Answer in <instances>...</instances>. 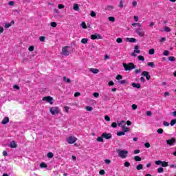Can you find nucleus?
<instances>
[{
  "instance_id": "32",
  "label": "nucleus",
  "mask_w": 176,
  "mask_h": 176,
  "mask_svg": "<svg viewBox=\"0 0 176 176\" xmlns=\"http://www.w3.org/2000/svg\"><path fill=\"white\" fill-rule=\"evenodd\" d=\"M138 60H140V61H145V58L141 55L138 56Z\"/></svg>"
},
{
  "instance_id": "41",
  "label": "nucleus",
  "mask_w": 176,
  "mask_h": 176,
  "mask_svg": "<svg viewBox=\"0 0 176 176\" xmlns=\"http://www.w3.org/2000/svg\"><path fill=\"white\" fill-rule=\"evenodd\" d=\"M104 120H106V122H111V118H109L108 116H105Z\"/></svg>"
},
{
  "instance_id": "11",
  "label": "nucleus",
  "mask_w": 176,
  "mask_h": 176,
  "mask_svg": "<svg viewBox=\"0 0 176 176\" xmlns=\"http://www.w3.org/2000/svg\"><path fill=\"white\" fill-rule=\"evenodd\" d=\"M91 39H93L94 41L96 39H102V37L100 34L96 33L95 34L91 35Z\"/></svg>"
},
{
  "instance_id": "49",
  "label": "nucleus",
  "mask_w": 176,
  "mask_h": 176,
  "mask_svg": "<svg viewBox=\"0 0 176 176\" xmlns=\"http://www.w3.org/2000/svg\"><path fill=\"white\" fill-rule=\"evenodd\" d=\"M51 27H53L54 28H55V27H57V23L56 22H52Z\"/></svg>"
},
{
  "instance_id": "21",
  "label": "nucleus",
  "mask_w": 176,
  "mask_h": 176,
  "mask_svg": "<svg viewBox=\"0 0 176 176\" xmlns=\"http://www.w3.org/2000/svg\"><path fill=\"white\" fill-rule=\"evenodd\" d=\"M87 42H89V39L84 38L81 40V43H83L84 45H86V43H87Z\"/></svg>"
},
{
  "instance_id": "1",
  "label": "nucleus",
  "mask_w": 176,
  "mask_h": 176,
  "mask_svg": "<svg viewBox=\"0 0 176 176\" xmlns=\"http://www.w3.org/2000/svg\"><path fill=\"white\" fill-rule=\"evenodd\" d=\"M117 153L118 154V156L121 157V159H126V157L129 155V151L118 148L117 150Z\"/></svg>"
},
{
  "instance_id": "35",
  "label": "nucleus",
  "mask_w": 176,
  "mask_h": 176,
  "mask_svg": "<svg viewBox=\"0 0 176 176\" xmlns=\"http://www.w3.org/2000/svg\"><path fill=\"white\" fill-rule=\"evenodd\" d=\"M164 168H163L162 167L158 168L157 173H164Z\"/></svg>"
},
{
  "instance_id": "16",
  "label": "nucleus",
  "mask_w": 176,
  "mask_h": 176,
  "mask_svg": "<svg viewBox=\"0 0 176 176\" xmlns=\"http://www.w3.org/2000/svg\"><path fill=\"white\" fill-rule=\"evenodd\" d=\"M1 123L2 124H6L7 123H9V118L8 117L4 118Z\"/></svg>"
},
{
  "instance_id": "62",
  "label": "nucleus",
  "mask_w": 176,
  "mask_h": 176,
  "mask_svg": "<svg viewBox=\"0 0 176 176\" xmlns=\"http://www.w3.org/2000/svg\"><path fill=\"white\" fill-rule=\"evenodd\" d=\"M137 108H138V107L135 104H132V109L135 110V109H137Z\"/></svg>"
},
{
  "instance_id": "60",
  "label": "nucleus",
  "mask_w": 176,
  "mask_h": 176,
  "mask_svg": "<svg viewBox=\"0 0 176 176\" xmlns=\"http://www.w3.org/2000/svg\"><path fill=\"white\" fill-rule=\"evenodd\" d=\"M169 53H170V52H168V51H167V50H165V51L164 52V56H168Z\"/></svg>"
},
{
  "instance_id": "5",
  "label": "nucleus",
  "mask_w": 176,
  "mask_h": 176,
  "mask_svg": "<svg viewBox=\"0 0 176 176\" xmlns=\"http://www.w3.org/2000/svg\"><path fill=\"white\" fill-rule=\"evenodd\" d=\"M43 101H45V102H49L51 105H53L54 104V99L52 98L51 96H45L43 98Z\"/></svg>"
},
{
  "instance_id": "29",
  "label": "nucleus",
  "mask_w": 176,
  "mask_h": 176,
  "mask_svg": "<svg viewBox=\"0 0 176 176\" xmlns=\"http://www.w3.org/2000/svg\"><path fill=\"white\" fill-rule=\"evenodd\" d=\"M124 120H122L121 122H118V124L120 127H123V125L124 124Z\"/></svg>"
},
{
  "instance_id": "56",
  "label": "nucleus",
  "mask_w": 176,
  "mask_h": 176,
  "mask_svg": "<svg viewBox=\"0 0 176 176\" xmlns=\"http://www.w3.org/2000/svg\"><path fill=\"white\" fill-rule=\"evenodd\" d=\"M104 163H106V164H111V160H104Z\"/></svg>"
},
{
  "instance_id": "4",
  "label": "nucleus",
  "mask_w": 176,
  "mask_h": 176,
  "mask_svg": "<svg viewBox=\"0 0 176 176\" xmlns=\"http://www.w3.org/2000/svg\"><path fill=\"white\" fill-rule=\"evenodd\" d=\"M135 32L142 38H144V36H145V32H144L142 28H135Z\"/></svg>"
},
{
  "instance_id": "22",
  "label": "nucleus",
  "mask_w": 176,
  "mask_h": 176,
  "mask_svg": "<svg viewBox=\"0 0 176 176\" xmlns=\"http://www.w3.org/2000/svg\"><path fill=\"white\" fill-rule=\"evenodd\" d=\"M47 156L49 159H52L54 156V154H53L52 152H50L47 154Z\"/></svg>"
},
{
  "instance_id": "30",
  "label": "nucleus",
  "mask_w": 176,
  "mask_h": 176,
  "mask_svg": "<svg viewBox=\"0 0 176 176\" xmlns=\"http://www.w3.org/2000/svg\"><path fill=\"white\" fill-rule=\"evenodd\" d=\"M104 138H102V136H101V137H98V138H97V141L98 142H104V139H103Z\"/></svg>"
},
{
  "instance_id": "6",
  "label": "nucleus",
  "mask_w": 176,
  "mask_h": 176,
  "mask_svg": "<svg viewBox=\"0 0 176 176\" xmlns=\"http://www.w3.org/2000/svg\"><path fill=\"white\" fill-rule=\"evenodd\" d=\"M50 112L52 115H57L60 113V109L57 107H53L50 109Z\"/></svg>"
},
{
  "instance_id": "33",
  "label": "nucleus",
  "mask_w": 176,
  "mask_h": 176,
  "mask_svg": "<svg viewBox=\"0 0 176 176\" xmlns=\"http://www.w3.org/2000/svg\"><path fill=\"white\" fill-rule=\"evenodd\" d=\"M170 126H174L175 124H176V118L170 121Z\"/></svg>"
},
{
  "instance_id": "19",
  "label": "nucleus",
  "mask_w": 176,
  "mask_h": 176,
  "mask_svg": "<svg viewBox=\"0 0 176 176\" xmlns=\"http://www.w3.org/2000/svg\"><path fill=\"white\" fill-rule=\"evenodd\" d=\"M119 83H120V85H129V81L126 80H122L119 81Z\"/></svg>"
},
{
  "instance_id": "15",
  "label": "nucleus",
  "mask_w": 176,
  "mask_h": 176,
  "mask_svg": "<svg viewBox=\"0 0 176 176\" xmlns=\"http://www.w3.org/2000/svg\"><path fill=\"white\" fill-rule=\"evenodd\" d=\"M90 72H92V74H98L100 72V70L98 69H94V68H91L89 69Z\"/></svg>"
},
{
  "instance_id": "37",
  "label": "nucleus",
  "mask_w": 176,
  "mask_h": 176,
  "mask_svg": "<svg viewBox=\"0 0 176 176\" xmlns=\"http://www.w3.org/2000/svg\"><path fill=\"white\" fill-rule=\"evenodd\" d=\"M122 78H123V76L122 75H120V74H118L116 76L117 80H121V79H122Z\"/></svg>"
},
{
  "instance_id": "26",
  "label": "nucleus",
  "mask_w": 176,
  "mask_h": 176,
  "mask_svg": "<svg viewBox=\"0 0 176 176\" xmlns=\"http://www.w3.org/2000/svg\"><path fill=\"white\" fill-rule=\"evenodd\" d=\"M142 168H144V166H142V164H139L136 166V169L140 170H142Z\"/></svg>"
},
{
  "instance_id": "57",
  "label": "nucleus",
  "mask_w": 176,
  "mask_h": 176,
  "mask_svg": "<svg viewBox=\"0 0 176 176\" xmlns=\"http://www.w3.org/2000/svg\"><path fill=\"white\" fill-rule=\"evenodd\" d=\"M28 50H29V52H34V46L32 45V46L29 47Z\"/></svg>"
},
{
  "instance_id": "42",
  "label": "nucleus",
  "mask_w": 176,
  "mask_h": 176,
  "mask_svg": "<svg viewBox=\"0 0 176 176\" xmlns=\"http://www.w3.org/2000/svg\"><path fill=\"white\" fill-rule=\"evenodd\" d=\"M109 21H111L112 23H114V21H115V17H113V16H109Z\"/></svg>"
},
{
  "instance_id": "45",
  "label": "nucleus",
  "mask_w": 176,
  "mask_h": 176,
  "mask_svg": "<svg viewBox=\"0 0 176 176\" xmlns=\"http://www.w3.org/2000/svg\"><path fill=\"white\" fill-rule=\"evenodd\" d=\"M164 31H166V32H170L171 29H170V28L166 26V27L164 28Z\"/></svg>"
},
{
  "instance_id": "2",
  "label": "nucleus",
  "mask_w": 176,
  "mask_h": 176,
  "mask_svg": "<svg viewBox=\"0 0 176 176\" xmlns=\"http://www.w3.org/2000/svg\"><path fill=\"white\" fill-rule=\"evenodd\" d=\"M122 65L125 71H131V69H135V68L136 67L135 65H134V63H129L128 64L124 63Z\"/></svg>"
},
{
  "instance_id": "64",
  "label": "nucleus",
  "mask_w": 176,
  "mask_h": 176,
  "mask_svg": "<svg viewBox=\"0 0 176 176\" xmlns=\"http://www.w3.org/2000/svg\"><path fill=\"white\" fill-rule=\"evenodd\" d=\"M79 96H80V93H79V92H76L74 94V97H79Z\"/></svg>"
},
{
  "instance_id": "8",
  "label": "nucleus",
  "mask_w": 176,
  "mask_h": 176,
  "mask_svg": "<svg viewBox=\"0 0 176 176\" xmlns=\"http://www.w3.org/2000/svg\"><path fill=\"white\" fill-rule=\"evenodd\" d=\"M66 141L67 144H75L76 141H78V138L74 136H69Z\"/></svg>"
},
{
  "instance_id": "43",
  "label": "nucleus",
  "mask_w": 176,
  "mask_h": 176,
  "mask_svg": "<svg viewBox=\"0 0 176 176\" xmlns=\"http://www.w3.org/2000/svg\"><path fill=\"white\" fill-rule=\"evenodd\" d=\"M116 42L117 43H122L123 42V40L122 39V38H118L116 39Z\"/></svg>"
},
{
  "instance_id": "20",
  "label": "nucleus",
  "mask_w": 176,
  "mask_h": 176,
  "mask_svg": "<svg viewBox=\"0 0 176 176\" xmlns=\"http://www.w3.org/2000/svg\"><path fill=\"white\" fill-rule=\"evenodd\" d=\"M133 87H136V89H140L141 85L140 83L135 84L134 82L132 83Z\"/></svg>"
},
{
  "instance_id": "12",
  "label": "nucleus",
  "mask_w": 176,
  "mask_h": 176,
  "mask_svg": "<svg viewBox=\"0 0 176 176\" xmlns=\"http://www.w3.org/2000/svg\"><path fill=\"white\" fill-rule=\"evenodd\" d=\"M10 148H17V144H16V141L12 140L10 142Z\"/></svg>"
},
{
  "instance_id": "34",
  "label": "nucleus",
  "mask_w": 176,
  "mask_h": 176,
  "mask_svg": "<svg viewBox=\"0 0 176 176\" xmlns=\"http://www.w3.org/2000/svg\"><path fill=\"white\" fill-rule=\"evenodd\" d=\"M73 9L74 10H79V6L78 4H74Z\"/></svg>"
},
{
  "instance_id": "48",
  "label": "nucleus",
  "mask_w": 176,
  "mask_h": 176,
  "mask_svg": "<svg viewBox=\"0 0 176 176\" xmlns=\"http://www.w3.org/2000/svg\"><path fill=\"white\" fill-rule=\"evenodd\" d=\"M124 167H130V162H125L124 164Z\"/></svg>"
},
{
  "instance_id": "25",
  "label": "nucleus",
  "mask_w": 176,
  "mask_h": 176,
  "mask_svg": "<svg viewBox=\"0 0 176 176\" xmlns=\"http://www.w3.org/2000/svg\"><path fill=\"white\" fill-rule=\"evenodd\" d=\"M147 65L148 67H151V68H155V63L153 62H149L147 63Z\"/></svg>"
},
{
  "instance_id": "18",
  "label": "nucleus",
  "mask_w": 176,
  "mask_h": 176,
  "mask_svg": "<svg viewBox=\"0 0 176 176\" xmlns=\"http://www.w3.org/2000/svg\"><path fill=\"white\" fill-rule=\"evenodd\" d=\"M139 49H140V46L135 45V50H134L135 53H138V54L141 53V51Z\"/></svg>"
},
{
  "instance_id": "24",
  "label": "nucleus",
  "mask_w": 176,
  "mask_h": 176,
  "mask_svg": "<svg viewBox=\"0 0 176 176\" xmlns=\"http://www.w3.org/2000/svg\"><path fill=\"white\" fill-rule=\"evenodd\" d=\"M124 134H126V133H124V131H118V132H117V135L118 137H122V135H124Z\"/></svg>"
},
{
  "instance_id": "54",
  "label": "nucleus",
  "mask_w": 176,
  "mask_h": 176,
  "mask_svg": "<svg viewBox=\"0 0 176 176\" xmlns=\"http://www.w3.org/2000/svg\"><path fill=\"white\" fill-rule=\"evenodd\" d=\"M58 9H64V8H65V6H64V5H63V4H59L58 6Z\"/></svg>"
},
{
  "instance_id": "40",
  "label": "nucleus",
  "mask_w": 176,
  "mask_h": 176,
  "mask_svg": "<svg viewBox=\"0 0 176 176\" xmlns=\"http://www.w3.org/2000/svg\"><path fill=\"white\" fill-rule=\"evenodd\" d=\"M148 54H155V49L152 48L148 51Z\"/></svg>"
},
{
  "instance_id": "58",
  "label": "nucleus",
  "mask_w": 176,
  "mask_h": 176,
  "mask_svg": "<svg viewBox=\"0 0 176 176\" xmlns=\"http://www.w3.org/2000/svg\"><path fill=\"white\" fill-rule=\"evenodd\" d=\"M160 42H161V43H163V42H166V38L165 37H162L160 40Z\"/></svg>"
},
{
  "instance_id": "53",
  "label": "nucleus",
  "mask_w": 176,
  "mask_h": 176,
  "mask_svg": "<svg viewBox=\"0 0 176 176\" xmlns=\"http://www.w3.org/2000/svg\"><path fill=\"white\" fill-rule=\"evenodd\" d=\"M144 146L146 148H151V144H149V142H146L144 144Z\"/></svg>"
},
{
  "instance_id": "44",
  "label": "nucleus",
  "mask_w": 176,
  "mask_h": 176,
  "mask_svg": "<svg viewBox=\"0 0 176 176\" xmlns=\"http://www.w3.org/2000/svg\"><path fill=\"white\" fill-rule=\"evenodd\" d=\"M86 110L89 111V112H91V111H93V107H90V106H88L86 107Z\"/></svg>"
},
{
  "instance_id": "46",
  "label": "nucleus",
  "mask_w": 176,
  "mask_h": 176,
  "mask_svg": "<svg viewBox=\"0 0 176 176\" xmlns=\"http://www.w3.org/2000/svg\"><path fill=\"white\" fill-rule=\"evenodd\" d=\"M45 39H46V37L45 36H40L39 40L41 42H45Z\"/></svg>"
},
{
  "instance_id": "63",
  "label": "nucleus",
  "mask_w": 176,
  "mask_h": 176,
  "mask_svg": "<svg viewBox=\"0 0 176 176\" xmlns=\"http://www.w3.org/2000/svg\"><path fill=\"white\" fill-rule=\"evenodd\" d=\"M164 126H170V123L167 122L166 121H164Z\"/></svg>"
},
{
  "instance_id": "9",
  "label": "nucleus",
  "mask_w": 176,
  "mask_h": 176,
  "mask_svg": "<svg viewBox=\"0 0 176 176\" xmlns=\"http://www.w3.org/2000/svg\"><path fill=\"white\" fill-rule=\"evenodd\" d=\"M155 164H157V166H161L162 167H167L168 166V163L166 162L165 161H161V160H158V161H155Z\"/></svg>"
},
{
  "instance_id": "14",
  "label": "nucleus",
  "mask_w": 176,
  "mask_h": 176,
  "mask_svg": "<svg viewBox=\"0 0 176 176\" xmlns=\"http://www.w3.org/2000/svg\"><path fill=\"white\" fill-rule=\"evenodd\" d=\"M12 24H14V21H12L10 23H6L4 25V28L8 29L10 28V27H12Z\"/></svg>"
},
{
  "instance_id": "52",
  "label": "nucleus",
  "mask_w": 176,
  "mask_h": 176,
  "mask_svg": "<svg viewBox=\"0 0 176 176\" xmlns=\"http://www.w3.org/2000/svg\"><path fill=\"white\" fill-rule=\"evenodd\" d=\"M107 10H113V6H108L107 8Z\"/></svg>"
},
{
  "instance_id": "10",
  "label": "nucleus",
  "mask_w": 176,
  "mask_h": 176,
  "mask_svg": "<svg viewBox=\"0 0 176 176\" xmlns=\"http://www.w3.org/2000/svg\"><path fill=\"white\" fill-rule=\"evenodd\" d=\"M102 138H105V140H111V138H112V134L103 133L102 134Z\"/></svg>"
},
{
  "instance_id": "3",
  "label": "nucleus",
  "mask_w": 176,
  "mask_h": 176,
  "mask_svg": "<svg viewBox=\"0 0 176 176\" xmlns=\"http://www.w3.org/2000/svg\"><path fill=\"white\" fill-rule=\"evenodd\" d=\"M69 49H71L69 46H65L62 48V54L63 56H69L71 54V51Z\"/></svg>"
},
{
  "instance_id": "17",
  "label": "nucleus",
  "mask_w": 176,
  "mask_h": 176,
  "mask_svg": "<svg viewBox=\"0 0 176 176\" xmlns=\"http://www.w3.org/2000/svg\"><path fill=\"white\" fill-rule=\"evenodd\" d=\"M122 131L124 133H128L129 131H130V129L127 128V126H126V125H123Z\"/></svg>"
},
{
  "instance_id": "13",
  "label": "nucleus",
  "mask_w": 176,
  "mask_h": 176,
  "mask_svg": "<svg viewBox=\"0 0 176 176\" xmlns=\"http://www.w3.org/2000/svg\"><path fill=\"white\" fill-rule=\"evenodd\" d=\"M126 42H131V43L137 42V39H135V38H126Z\"/></svg>"
},
{
  "instance_id": "59",
  "label": "nucleus",
  "mask_w": 176,
  "mask_h": 176,
  "mask_svg": "<svg viewBox=\"0 0 176 176\" xmlns=\"http://www.w3.org/2000/svg\"><path fill=\"white\" fill-rule=\"evenodd\" d=\"M123 3H124L123 0H121L120 2L119 7H120V8H123Z\"/></svg>"
},
{
  "instance_id": "47",
  "label": "nucleus",
  "mask_w": 176,
  "mask_h": 176,
  "mask_svg": "<svg viewBox=\"0 0 176 176\" xmlns=\"http://www.w3.org/2000/svg\"><path fill=\"white\" fill-rule=\"evenodd\" d=\"M111 127H113V129H116V127H118V124H116V122H113L111 124Z\"/></svg>"
},
{
  "instance_id": "27",
  "label": "nucleus",
  "mask_w": 176,
  "mask_h": 176,
  "mask_svg": "<svg viewBox=\"0 0 176 176\" xmlns=\"http://www.w3.org/2000/svg\"><path fill=\"white\" fill-rule=\"evenodd\" d=\"M81 27L82 28H83L84 30H86L87 28V25H86V23L85 22H82L81 23Z\"/></svg>"
},
{
  "instance_id": "51",
  "label": "nucleus",
  "mask_w": 176,
  "mask_h": 176,
  "mask_svg": "<svg viewBox=\"0 0 176 176\" xmlns=\"http://www.w3.org/2000/svg\"><path fill=\"white\" fill-rule=\"evenodd\" d=\"M99 174L100 175H104V174H105V170H100V171H99Z\"/></svg>"
},
{
  "instance_id": "55",
  "label": "nucleus",
  "mask_w": 176,
  "mask_h": 176,
  "mask_svg": "<svg viewBox=\"0 0 176 176\" xmlns=\"http://www.w3.org/2000/svg\"><path fill=\"white\" fill-rule=\"evenodd\" d=\"M93 96H94L97 98L100 96V94L98 92H94L93 94Z\"/></svg>"
},
{
  "instance_id": "23",
  "label": "nucleus",
  "mask_w": 176,
  "mask_h": 176,
  "mask_svg": "<svg viewBox=\"0 0 176 176\" xmlns=\"http://www.w3.org/2000/svg\"><path fill=\"white\" fill-rule=\"evenodd\" d=\"M63 80H64V82H66V83H71V79L67 78L66 76L63 77Z\"/></svg>"
},
{
  "instance_id": "31",
  "label": "nucleus",
  "mask_w": 176,
  "mask_h": 176,
  "mask_svg": "<svg viewBox=\"0 0 176 176\" xmlns=\"http://www.w3.org/2000/svg\"><path fill=\"white\" fill-rule=\"evenodd\" d=\"M134 159H135V162H141V157H140L138 155L135 156Z\"/></svg>"
},
{
  "instance_id": "7",
  "label": "nucleus",
  "mask_w": 176,
  "mask_h": 176,
  "mask_svg": "<svg viewBox=\"0 0 176 176\" xmlns=\"http://www.w3.org/2000/svg\"><path fill=\"white\" fill-rule=\"evenodd\" d=\"M176 139L175 138H172L170 139L166 140V144L169 146H173L175 145Z\"/></svg>"
},
{
  "instance_id": "28",
  "label": "nucleus",
  "mask_w": 176,
  "mask_h": 176,
  "mask_svg": "<svg viewBox=\"0 0 176 176\" xmlns=\"http://www.w3.org/2000/svg\"><path fill=\"white\" fill-rule=\"evenodd\" d=\"M40 167H41L42 168H46V167H47V165L46 164V163L42 162V163L40 164Z\"/></svg>"
},
{
  "instance_id": "39",
  "label": "nucleus",
  "mask_w": 176,
  "mask_h": 176,
  "mask_svg": "<svg viewBox=\"0 0 176 176\" xmlns=\"http://www.w3.org/2000/svg\"><path fill=\"white\" fill-rule=\"evenodd\" d=\"M168 60H169V61L174 62V61H175V57H174V56H169L168 57Z\"/></svg>"
},
{
  "instance_id": "50",
  "label": "nucleus",
  "mask_w": 176,
  "mask_h": 176,
  "mask_svg": "<svg viewBox=\"0 0 176 176\" xmlns=\"http://www.w3.org/2000/svg\"><path fill=\"white\" fill-rule=\"evenodd\" d=\"M148 74H149V72L144 71L142 72V76H146Z\"/></svg>"
},
{
  "instance_id": "36",
  "label": "nucleus",
  "mask_w": 176,
  "mask_h": 176,
  "mask_svg": "<svg viewBox=\"0 0 176 176\" xmlns=\"http://www.w3.org/2000/svg\"><path fill=\"white\" fill-rule=\"evenodd\" d=\"M90 16L91 17H96V16H97V14H96L94 11H91L90 13Z\"/></svg>"
},
{
  "instance_id": "61",
  "label": "nucleus",
  "mask_w": 176,
  "mask_h": 176,
  "mask_svg": "<svg viewBox=\"0 0 176 176\" xmlns=\"http://www.w3.org/2000/svg\"><path fill=\"white\" fill-rule=\"evenodd\" d=\"M132 6H133V8H135V6H137V1H133L132 2Z\"/></svg>"
},
{
  "instance_id": "38",
  "label": "nucleus",
  "mask_w": 176,
  "mask_h": 176,
  "mask_svg": "<svg viewBox=\"0 0 176 176\" xmlns=\"http://www.w3.org/2000/svg\"><path fill=\"white\" fill-rule=\"evenodd\" d=\"M163 129L160 128L157 130V132L158 133V134H163Z\"/></svg>"
}]
</instances>
